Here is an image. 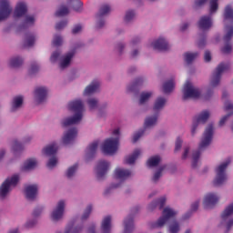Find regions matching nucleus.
Segmentation results:
<instances>
[{
  "label": "nucleus",
  "instance_id": "c03bdc74",
  "mask_svg": "<svg viewBox=\"0 0 233 233\" xmlns=\"http://www.w3.org/2000/svg\"><path fill=\"white\" fill-rule=\"evenodd\" d=\"M69 10L66 5H62L55 14L56 17H63L65 15H68Z\"/></svg>",
  "mask_w": 233,
  "mask_h": 233
},
{
  "label": "nucleus",
  "instance_id": "338daca9",
  "mask_svg": "<svg viewBox=\"0 0 233 233\" xmlns=\"http://www.w3.org/2000/svg\"><path fill=\"white\" fill-rule=\"evenodd\" d=\"M39 71V66L37 64H32L29 69V74H35Z\"/></svg>",
  "mask_w": 233,
  "mask_h": 233
},
{
  "label": "nucleus",
  "instance_id": "bf43d9fd",
  "mask_svg": "<svg viewBox=\"0 0 233 233\" xmlns=\"http://www.w3.org/2000/svg\"><path fill=\"white\" fill-rule=\"evenodd\" d=\"M13 150L17 152L19 150H23V144L19 143L17 140H14L13 142Z\"/></svg>",
  "mask_w": 233,
  "mask_h": 233
},
{
  "label": "nucleus",
  "instance_id": "c85d7f7f",
  "mask_svg": "<svg viewBox=\"0 0 233 233\" xmlns=\"http://www.w3.org/2000/svg\"><path fill=\"white\" fill-rule=\"evenodd\" d=\"M141 156V150L136 149L132 155L126 157L124 163L126 165H134L136 163V159H137Z\"/></svg>",
  "mask_w": 233,
  "mask_h": 233
},
{
  "label": "nucleus",
  "instance_id": "7c9ffc66",
  "mask_svg": "<svg viewBox=\"0 0 233 233\" xmlns=\"http://www.w3.org/2000/svg\"><path fill=\"white\" fill-rule=\"evenodd\" d=\"M124 233H131L134 230V217L129 215L124 221Z\"/></svg>",
  "mask_w": 233,
  "mask_h": 233
},
{
  "label": "nucleus",
  "instance_id": "a878e982",
  "mask_svg": "<svg viewBox=\"0 0 233 233\" xmlns=\"http://www.w3.org/2000/svg\"><path fill=\"white\" fill-rule=\"evenodd\" d=\"M99 81L94 80L89 86H87L84 91V96H91V94H96L99 90Z\"/></svg>",
  "mask_w": 233,
  "mask_h": 233
},
{
  "label": "nucleus",
  "instance_id": "5701e85b",
  "mask_svg": "<svg viewBox=\"0 0 233 233\" xmlns=\"http://www.w3.org/2000/svg\"><path fill=\"white\" fill-rule=\"evenodd\" d=\"M48 95V90L46 87H36L35 90V97L37 103H43L45 99H46V96Z\"/></svg>",
  "mask_w": 233,
  "mask_h": 233
},
{
  "label": "nucleus",
  "instance_id": "5fc2aeb1",
  "mask_svg": "<svg viewBox=\"0 0 233 233\" xmlns=\"http://www.w3.org/2000/svg\"><path fill=\"white\" fill-rule=\"evenodd\" d=\"M87 105H88L90 110H94L95 108H97V99H96V98L88 99Z\"/></svg>",
  "mask_w": 233,
  "mask_h": 233
},
{
  "label": "nucleus",
  "instance_id": "2f4dec72",
  "mask_svg": "<svg viewBox=\"0 0 233 233\" xmlns=\"http://www.w3.org/2000/svg\"><path fill=\"white\" fill-rule=\"evenodd\" d=\"M35 167H37V160H35V158H29L24 163L21 170L24 172H26V170H34Z\"/></svg>",
  "mask_w": 233,
  "mask_h": 233
},
{
  "label": "nucleus",
  "instance_id": "cd10ccee",
  "mask_svg": "<svg viewBox=\"0 0 233 233\" xmlns=\"http://www.w3.org/2000/svg\"><path fill=\"white\" fill-rule=\"evenodd\" d=\"M112 228V217L106 216L104 218L101 224L102 233H110V229Z\"/></svg>",
  "mask_w": 233,
  "mask_h": 233
},
{
  "label": "nucleus",
  "instance_id": "a19ab883",
  "mask_svg": "<svg viewBox=\"0 0 233 233\" xmlns=\"http://www.w3.org/2000/svg\"><path fill=\"white\" fill-rule=\"evenodd\" d=\"M161 161V157L159 156L151 157L147 162V165L149 167H157L159 165V162Z\"/></svg>",
  "mask_w": 233,
  "mask_h": 233
},
{
  "label": "nucleus",
  "instance_id": "09e8293b",
  "mask_svg": "<svg viewBox=\"0 0 233 233\" xmlns=\"http://www.w3.org/2000/svg\"><path fill=\"white\" fill-rule=\"evenodd\" d=\"M79 165L75 164L74 166L70 167L67 171H66V177H68V179H70V177H74V174H76L77 168H78Z\"/></svg>",
  "mask_w": 233,
  "mask_h": 233
},
{
  "label": "nucleus",
  "instance_id": "f8f14e48",
  "mask_svg": "<svg viewBox=\"0 0 233 233\" xmlns=\"http://www.w3.org/2000/svg\"><path fill=\"white\" fill-rule=\"evenodd\" d=\"M12 14V7H10V2L8 0H0V21L8 19Z\"/></svg>",
  "mask_w": 233,
  "mask_h": 233
},
{
  "label": "nucleus",
  "instance_id": "0eeeda50",
  "mask_svg": "<svg viewBox=\"0 0 233 233\" xmlns=\"http://www.w3.org/2000/svg\"><path fill=\"white\" fill-rule=\"evenodd\" d=\"M119 147V137L116 138H107L104 141L102 146V151L106 156H114L117 152V147Z\"/></svg>",
  "mask_w": 233,
  "mask_h": 233
},
{
  "label": "nucleus",
  "instance_id": "f704fd0d",
  "mask_svg": "<svg viewBox=\"0 0 233 233\" xmlns=\"http://www.w3.org/2000/svg\"><path fill=\"white\" fill-rule=\"evenodd\" d=\"M176 86V83L174 82V79L167 80L163 85V92L164 94H170L174 90Z\"/></svg>",
  "mask_w": 233,
  "mask_h": 233
},
{
  "label": "nucleus",
  "instance_id": "a211bd4d",
  "mask_svg": "<svg viewBox=\"0 0 233 233\" xmlns=\"http://www.w3.org/2000/svg\"><path fill=\"white\" fill-rule=\"evenodd\" d=\"M77 137V128H70L63 137L62 141L64 145H71Z\"/></svg>",
  "mask_w": 233,
  "mask_h": 233
},
{
  "label": "nucleus",
  "instance_id": "a18cd8bd",
  "mask_svg": "<svg viewBox=\"0 0 233 233\" xmlns=\"http://www.w3.org/2000/svg\"><path fill=\"white\" fill-rule=\"evenodd\" d=\"M68 3H73V9L75 12H81L83 8V2L79 0H67Z\"/></svg>",
  "mask_w": 233,
  "mask_h": 233
},
{
  "label": "nucleus",
  "instance_id": "6e6d98bb",
  "mask_svg": "<svg viewBox=\"0 0 233 233\" xmlns=\"http://www.w3.org/2000/svg\"><path fill=\"white\" fill-rule=\"evenodd\" d=\"M143 134H145V130L143 129H140L138 132L135 133L132 140L133 143H137V141H139Z\"/></svg>",
  "mask_w": 233,
  "mask_h": 233
},
{
  "label": "nucleus",
  "instance_id": "7ed1b4c3",
  "mask_svg": "<svg viewBox=\"0 0 233 233\" xmlns=\"http://www.w3.org/2000/svg\"><path fill=\"white\" fill-rule=\"evenodd\" d=\"M167 105V98L163 96H159L155 101L153 110L156 113L153 116H147L145 120L144 127L145 128H150V127H154L157 123V116L159 110L163 109Z\"/></svg>",
  "mask_w": 233,
  "mask_h": 233
},
{
  "label": "nucleus",
  "instance_id": "bb28decb",
  "mask_svg": "<svg viewBox=\"0 0 233 233\" xmlns=\"http://www.w3.org/2000/svg\"><path fill=\"white\" fill-rule=\"evenodd\" d=\"M97 147H99V141L96 140L89 145L86 148V156L87 159H90L96 156V152H97Z\"/></svg>",
  "mask_w": 233,
  "mask_h": 233
},
{
  "label": "nucleus",
  "instance_id": "f257e3e1",
  "mask_svg": "<svg viewBox=\"0 0 233 233\" xmlns=\"http://www.w3.org/2000/svg\"><path fill=\"white\" fill-rule=\"evenodd\" d=\"M214 137V125L209 124L206 128L201 142L198 146V149L193 152L192 155V167H198V161H199V157L201 156V150H205L210 143H212V137Z\"/></svg>",
  "mask_w": 233,
  "mask_h": 233
},
{
  "label": "nucleus",
  "instance_id": "9d476101",
  "mask_svg": "<svg viewBox=\"0 0 233 233\" xmlns=\"http://www.w3.org/2000/svg\"><path fill=\"white\" fill-rule=\"evenodd\" d=\"M230 68V64L220 63L216 68L215 72L212 75L210 85L211 86H218L221 81V74L227 72Z\"/></svg>",
  "mask_w": 233,
  "mask_h": 233
},
{
  "label": "nucleus",
  "instance_id": "423d86ee",
  "mask_svg": "<svg viewBox=\"0 0 233 233\" xmlns=\"http://www.w3.org/2000/svg\"><path fill=\"white\" fill-rule=\"evenodd\" d=\"M183 100L187 99H198L201 96V91L199 88L194 87L190 81H187L183 87Z\"/></svg>",
  "mask_w": 233,
  "mask_h": 233
},
{
  "label": "nucleus",
  "instance_id": "c756f323",
  "mask_svg": "<svg viewBox=\"0 0 233 233\" xmlns=\"http://www.w3.org/2000/svg\"><path fill=\"white\" fill-rule=\"evenodd\" d=\"M57 150H58L57 144L54 142L43 149V154H45V156L50 157V156H54L55 154H57Z\"/></svg>",
  "mask_w": 233,
  "mask_h": 233
},
{
  "label": "nucleus",
  "instance_id": "9b49d317",
  "mask_svg": "<svg viewBox=\"0 0 233 233\" xmlns=\"http://www.w3.org/2000/svg\"><path fill=\"white\" fill-rule=\"evenodd\" d=\"M208 117H210V113L208 110L203 111L198 116L194 117L193 126H192V129H191L192 136H194L196 134V129L198 128V125H199L200 123L202 125H205V123H207V121H208Z\"/></svg>",
  "mask_w": 233,
  "mask_h": 233
},
{
  "label": "nucleus",
  "instance_id": "13d9d810",
  "mask_svg": "<svg viewBox=\"0 0 233 233\" xmlns=\"http://www.w3.org/2000/svg\"><path fill=\"white\" fill-rule=\"evenodd\" d=\"M57 165V157H53L49 159V161L46 164L47 168H54Z\"/></svg>",
  "mask_w": 233,
  "mask_h": 233
},
{
  "label": "nucleus",
  "instance_id": "603ef678",
  "mask_svg": "<svg viewBox=\"0 0 233 233\" xmlns=\"http://www.w3.org/2000/svg\"><path fill=\"white\" fill-rule=\"evenodd\" d=\"M134 17H136V13L134 11H132V10L127 11L126 13L125 22L126 23H130V21L133 20Z\"/></svg>",
  "mask_w": 233,
  "mask_h": 233
},
{
  "label": "nucleus",
  "instance_id": "393cba45",
  "mask_svg": "<svg viewBox=\"0 0 233 233\" xmlns=\"http://www.w3.org/2000/svg\"><path fill=\"white\" fill-rule=\"evenodd\" d=\"M132 176V172L128 169L118 167L115 170V177L116 179H127V177H130Z\"/></svg>",
  "mask_w": 233,
  "mask_h": 233
},
{
  "label": "nucleus",
  "instance_id": "6e6552de",
  "mask_svg": "<svg viewBox=\"0 0 233 233\" xmlns=\"http://www.w3.org/2000/svg\"><path fill=\"white\" fill-rule=\"evenodd\" d=\"M225 32L226 34L223 37L224 46L221 48V52L222 54H230L232 52V44L230 41H232L233 37V25H226Z\"/></svg>",
  "mask_w": 233,
  "mask_h": 233
},
{
  "label": "nucleus",
  "instance_id": "4d7b16f0",
  "mask_svg": "<svg viewBox=\"0 0 233 233\" xmlns=\"http://www.w3.org/2000/svg\"><path fill=\"white\" fill-rule=\"evenodd\" d=\"M218 0L210 1V14H214V12L218 11Z\"/></svg>",
  "mask_w": 233,
  "mask_h": 233
},
{
  "label": "nucleus",
  "instance_id": "1a4fd4ad",
  "mask_svg": "<svg viewBox=\"0 0 233 233\" xmlns=\"http://www.w3.org/2000/svg\"><path fill=\"white\" fill-rule=\"evenodd\" d=\"M176 214L177 212L174 211L170 208H165L162 212V217L158 218V220L153 224L152 228H159L166 225V223H168V221L171 219V218H175Z\"/></svg>",
  "mask_w": 233,
  "mask_h": 233
},
{
  "label": "nucleus",
  "instance_id": "58836bf2",
  "mask_svg": "<svg viewBox=\"0 0 233 233\" xmlns=\"http://www.w3.org/2000/svg\"><path fill=\"white\" fill-rule=\"evenodd\" d=\"M21 65H23V58L19 56L13 57L9 61V66H11V68H19Z\"/></svg>",
  "mask_w": 233,
  "mask_h": 233
},
{
  "label": "nucleus",
  "instance_id": "2eb2a0df",
  "mask_svg": "<svg viewBox=\"0 0 233 233\" xmlns=\"http://www.w3.org/2000/svg\"><path fill=\"white\" fill-rule=\"evenodd\" d=\"M198 26L199 30H203V32H207V30H210L212 28V16L210 15H203L198 22Z\"/></svg>",
  "mask_w": 233,
  "mask_h": 233
},
{
  "label": "nucleus",
  "instance_id": "8fccbe9b",
  "mask_svg": "<svg viewBox=\"0 0 233 233\" xmlns=\"http://www.w3.org/2000/svg\"><path fill=\"white\" fill-rule=\"evenodd\" d=\"M165 168H167V166H162L159 167V169L154 174L153 176V181L156 183L157 181L159 180V177H161V174L163 172V170H165Z\"/></svg>",
  "mask_w": 233,
  "mask_h": 233
},
{
  "label": "nucleus",
  "instance_id": "4468645a",
  "mask_svg": "<svg viewBox=\"0 0 233 233\" xmlns=\"http://www.w3.org/2000/svg\"><path fill=\"white\" fill-rule=\"evenodd\" d=\"M218 201H219V197H218L216 194L209 193L206 195L203 202L204 208H214V207L218 205Z\"/></svg>",
  "mask_w": 233,
  "mask_h": 233
},
{
  "label": "nucleus",
  "instance_id": "680f3d73",
  "mask_svg": "<svg viewBox=\"0 0 233 233\" xmlns=\"http://www.w3.org/2000/svg\"><path fill=\"white\" fill-rule=\"evenodd\" d=\"M83 230V227H71L66 233H79Z\"/></svg>",
  "mask_w": 233,
  "mask_h": 233
},
{
  "label": "nucleus",
  "instance_id": "473e14b6",
  "mask_svg": "<svg viewBox=\"0 0 233 233\" xmlns=\"http://www.w3.org/2000/svg\"><path fill=\"white\" fill-rule=\"evenodd\" d=\"M167 203V198L161 197L157 200L152 202L149 206L148 208L149 210H152L153 208H156V207H158L159 210L165 207V204Z\"/></svg>",
  "mask_w": 233,
  "mask_h": 233
},
{
  "label": "nucleus",
  "instance_id": "72a5a7b5",
  "mask_svg": "<svg viewBox=\"0 0 233 233\" xmlns=\"http://www.w3.org/2000/svg\"><path fill=\"white\" fill-rule=\"evenodd\" d=\"M233 214V203L228 206L221 215L222 223H227V219Z\"/></svg>",
  "mask_w": 233,
  "mask_h": 233
},
{
  "label": "nucleus",
  "instance_id": "49530a36",
  "mask_svg": "<svg viewBox=\"0 0 233 233\" xmlns=\"http://www.w3.org/2000/svg\"><path fill=\"white\" fill-rule=\"evenodd\" d=\"M22 105H23V96H15L13 99L12 110H15V108H20Z\"/></svg>",
  "mask_w": 233,
  "mask_h": 233
},
{
  "label": "nucleus",
  "instance_id": "69168bd1",
  "mask_svg": "<svg viewBox=\"0 0 233 233\" xmlns=\"http://www.w3.org/2000/svg\"><path fill=\"white\" fill-rule=\"evenodd\" d=\"M206 45H207V37L203 36L198 40V48H205Z\"/></svg>",
  "mask_w": 233,
  "mask_h": 233
},
{
  "label": "nucleus",
  "instance_id": "4be33fe9",
  "mask_svg": "<svg viewBox=\"0 0 233 233\" xmlns=\"http://www.w3.org/2000/svg\"><path fill=\"white\" fill-rule=\"evenodd\" d=\"M224 110L226 112H230L228 115L224 116L220 121H219V127H223V125H225V123L227 122V119H228V117H230V116H232L233 114V104L230 101H226L224 103Z\"/></svg>",
  "mask_w": 233,
  "mask_h": 233
},
{
  "label": "nucleus",
  "instance_id": "c9c22d12",
  "mask_svg": "<svg viewBox=\"0 0 233 233\" xmlns=\"http://www.w3.org/2000/svg\"><path fill=\"white\" fill-rule=\"evenodd\" d=\"M35 43V35H34V34H26L25 40L24 42L25 48L34 46Z\"/></svg>",
  "mask_w": 233,
  "mask_h": 233
},
{
  "label": "nucleus",
  "instance_id": "b1692460",
  "mask_svg": "<svg viewBox=\"0 0 233 233\" xmlns=\"http://www.w3.org/2000/svg\"><path fill=\"white\" fill-rule=\"evenodd\" d=\"M28 12V7L25 2H19L15 9L14 17H23Z\"/></svg>",
  "mask_w": 233,
  "mask_h": 233
},
{
  "label": "nucleus",
  "instance_id": "3c124183",
  "mask_svg": "<svg viewBox=\"0 0 233 233\" xmlns=\"http://www.w3.org/2000/svg\"><path fill=\"white\" fill-rule=\"evenodd\" d=\"M63 45V37L59 35H56L53 39L54 46H61Z\"/></svg>",
  "mask_w": 233,
  "mask_h": 233
},
{
  "label": "nucleus",
  "instance_id": "de8ad7c7",
  "mask_svg": "<svg viewBox=\"0 0 233 233\" xmlns=\"http://www.w3.org/2000/svg\"><path fill=\"white\" fill-rule=\"evenodd\" d=\"M180 230L179 222L177 220L173 221L169 225V233H177Z\"/></svg>",
  "mask_w": 233,
  "mask_h": 233
},
{
  "label": "nucleus",
  "instance_id": "774afa93",
  "mask_svg": "<svg viewBox=\"0 0 233 233\" xmlns=\"http://www.w3.org/2000/svg\"><path fill=\"white\" fill-rule=\"evenodd\" d=\"M204 60L206 63H209V61H212V55L210 54V51L205 52Z\"/></svg>",
  "mask_w": 233,
  "mask_h": 233
},
{
  "label": "nucleus",
  "instance_id": "4c0bfd02",
  "mask_svg": "<svg viewBox=\"0 0 233 233\" xmlns=\"http://www.w3.org/2000/svg\"><path fill=\"white\" fill-rule=\"evenodd\" d=\"M224 20H225V23H227V21L233 23V9L230 5H228L225 8Z\"/></svg>",
  "mask_w": 233,
  "mask_h": 233
},
{
  "label": "nucleus",
  "instance_id": "e433bc0d",
  "mask_svg": "<svg viewBox=\"0 0 233 233\" xmlns=\"http://www.w3.org/2000/svg\"><path fill=\"white\" fill-rule=\"evenodd\" d=\"M74 52H69L66 55L64 59L60 63V68H66L68 65H70V61H72V57H74Z\"/></svg>",
  "mask_w": 233,
  "mask_h": 233
},
{
  "label": "nucleus",
  "instance_id": "0e129e2a",
  "mask_svg": "<svg viewBox=\"0 0 233 233\" xmlns=\"http://www.w3.org/2000/svg\"><path fill=\"white\" fill-rule=\"evenodd\" d=\"M68 25L67 21H61L56 25V30H63Z\"/></svg>",
  "mask_w": 233,
  "mask_h": 233
},
{
  "label": "nucleus",
  "instance_id": "f3484780",
  "mask_svg": "<svg viewBox=\"0 0 233 233\" xmlns=\"http://www.w3.org/2000/svg\"><path fill=\"white\" fill-rule=\"evenodd\" d=\"M63 214H65V201L60 200L56 206V208L53 210L51 218L53 221H59V219L63 218Z\"/></svg>",
  "mask_w": 233,
  "mask_h": 233
},
{
  "label": "nucleus",
  "instance_id": "412c9836",
  "mask_svg": "<svg viewBox=\"0 0 233 233\" xmlns=\"http://www.w3.org/2000/svg\"><path fill=\"white\" fill-rule=\"evenodd\" d=\"M34 23H35V18L33 15H26L24 22L18 25L17 32H23V30H26L27 28H30V26H34Z\"/></svg>",
  "mask_w": 233,
  "mask_h": 233
},
{
  "label": "nucleus",
  "instance_id": "e2e57ef3",
  "mask_svg": "<svg viewBox=\"0 0 233 233\" xmlns=\"http://www.w3.org/2000/svg\"><path fill=\"white\" fill-rule=\"evenodd\" d=\"M60 56H61V54L58 51L54 52L50 57L51 63H56V61H57V59H59Z\"/></svg>",
  "mask_w": 233,
  "mask_h": 233
},
{
  "label": "nucleus",
  "instance_id": "37998d69",
  "mask_svg": "<svg viewBox=\"0 0 233 233\" xmlns=\"http://www.w3.org/2000/svg\"><path fill=\"white\" fill-rule=\"evenodd\" d=\"M152 97V92H142L140 95L139 105H145Z\"/></svg>",
  "mask_w": 233,
  "mask_h": 233
},
{
  "label": "nucleus",
  "instance_id": "aec40b11",
  "mask_svg": "<svg viewBox=\"0 0 233 233\" xmlns=\"http://www.w3.org/2000/svg\"><path fill=\"white\" fill-rule=\"evenodd\" d=\"M151 46H153L154 50H159V52H167L170 48L168 42L165 38H158L151 44Z\"/></svg>",
  "mask_w": 233,
  "mask_h": 233
},
{
  "label": "nucleus",
  "instance_id": "ea45409f",
  "mask_svg": "<svg viewBox=\"0 0 233 233\" xmlns=\"http://www.w3.org/2000/svg\"><path fill=\"white\" fill-rule=\"evenodd\" d=\"M144 81L145 80L143 79V77L136 78L134 83L132 85L128 86V87H127L128 91L134 92V90H136V88H137V86H141V85H143Z\"/></svg>",
  "mask_w": 233,
  "mask_h": 233
},
{
  "label": "nucleus",
  "instance_id": "6ab92c4d",
  "mask_svg": "<svg viewBox=\"0 0 233 233\" xmlns=\"http://www.w3.org/2000/svg\"><path fill=\"white\" fill-rule=\"evenodd\" d=\"M37 190L38 187L35 184L25 186V194L26 199H29V201H34V199H35V198L37 197Z\"/></svg>",
  "mask_w": 233,
  "mask_h": 233
},
{
  "label": "nucleus",
  "instance_id": "864d4df0",
  "mask_svg": "<svg viewBox=\"0 0 233 233\" xmlns=\"http://www.w3.org/2000/svg\"><path fill=\"white\" fill-rule=\"evenodd\" d=\"M91 213H92V205H89V206H87V208H86V210L82 216V221H85V219H88Z\"/></svg>",
  "mask_w": 233,
  "mask_h": 233
},
{
  "label": "nucleus",
  "instance_id": "ddd939ff",
  "mask_svg": "<svg viewBox=\"0 0 233 233\" xmlns=\"http://www.w3.org/2000/svg\"><path fill=\"white\" fill-rule=\"evenodd\" d=\"M108 168H110V163L105 160L98 161L96 166L97 179H103V177L106 176V172H108Z\"/></svg>",
  "mask_w": 233,
  "mask_h": 233
},
{
  "label": "nucleus",
  "instance_id": "39448f33",
  "mask_svg": "<svg viewBox=\"0 0 233 233\" xmlns=\"http://www.w3.org/2000/svg\"><path fill=\"white\" fill-rule=\"evenodd\" d=\"M230 165V159H228L227 162H223L216 168V178L213 181V185L215 187H219L223 185L227 181V174L225 170H227V167Z\"/></svg>",
  "mask_w": 233,
  "mask_h": 233
},
{
  "label": "nucleus",
  "instance_id": "f03ea898",
  "mask_svg": "<svg viewBox=\"0 0 233 233\" xmlns=\"http://www.w3.org/2000/svg\"><path fill=\"white\" fill-rule=\"evenodd\" d=\"M68 108L71 112H75V116L72 117L65 118L62 122L63 127H70V125H77L79 121L83 119V112L85 110V105L81 99L69 102Z\"/></svg>",
  "mask_w": 233,
  "mask_h": 233
},
{
  "label": "nucleus",
  "instance_id": "dca6fc26",
  "mask_svg": "<svg viewBox=\"0 0 233 233\" xmlns=\"http://www.w3.org/2000/svg\"><path fill=\"white\" fill-rule=\"evenodd\" d=\"M110 12V5H104L100 7L98 14L96 15V19L99 21L96 23V28H103L105 26V20H103V15H106Z\"/></svg>",
  "mask_w": 233,
  "mask_h": 233
},
{
  "label": "nucleus",
  "instance_id": "20e7f679",
  "mask_svg": "<svg viewBox=\"0 0 233 233\" xmlns=\"http://www.w3.org/2000/svg\"><path fill=\"white\" fill-rule=\"evenodd\" d=\"M19 183V175H14L8 177L0 187V199H5L8 196V192L12 190L13 187H16Z\"/></svg>",
  "mask_w": 233,
  "mask_h": 233
},
{
  "label": "nucleus",
  "instance_id": "052dcab7",
  "mask_svg": "<svg viewBox=\"0 0 233 233\" xmlns=\"http://www.w3.org/2000/svg\"><path fill=\"white\" fill-rule=\"evenodd\" d=\"M182 145H183V140H181L180 137H177L175 143V152H178V150H181Z\"/></svg>",
  "mask_w": 233,
  "mask_h": 233
},
{
  "label": "nucleus",
  "instance_id": "79ce46f5",
  "mask_svg": "<svg viewBox=\"0 0 233 233\" xmlns=\"http://www.w3.org/2000/svg\"><path fill=\"white\" fill-rule=\"evenodd\" d=\"M198 56H199L198 53H186L184 55L185 62L187 65H190L192 63V61H194V59H196L198 57Z\"/></svg>",
  "mask_w": 233,
  "mask_h": 233
}]
</instances>
